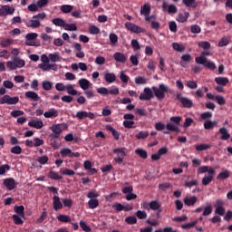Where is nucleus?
Segmentation results:
<instances>
[{
    "label": "nucleus",
    "instance_id": "nucleus-1",
    "mask_svg": "<svg viewBox=\"0 0 232 232\" xmlns=\"http://www.w3.org/2000/svg\"><path fill=\"white\" fill-rule=\"evenodd\" d=\"M195 61H196L197 64H202L203 66H205V68H208V70H216L217 69V65L215 64V63H213L211 61H208V58H206L204 56L196 57Z\"/></svg>",
    "mask_w": 232,
    "mask_h": 232
},
{
    "label": "nucleus",
    "instance_id": "nucleus-2",
    "mask_svg": "<svg viewBox=\"0 0 232 232\" xmlns=\"http://www.w3.org/2000/svg\"><path fill=\"white\" fill-rule=\"evenodd\" d=\"M153 92H154L155 97H157V99H159L160 101H162V99L166 97L165 93H168L169 88L165 84L161 83L160 84V88L153 87Z\"/></svg>",
    "mask_w": 232,
    "mask_h": 232
},
{
    "label": "nucleus",
    "instance_id": "nucleus-3",
    "mask_svg": "<svg viewBox=\"0 0 232 232\" xmlns=\"http://www.w3.org/2000/svg\"><path fill=\"white\" fill-rule=\"evenodd\" d=\"M114 155V160L117 162V164H122L124 162V157H126V151L124 148H117L112 150Z\"/></svg>",
    "mask_w": 232,
    "mask_h": 232
},
{
    "label": "nucleus",
    "instance_id": "nucleus-4",
    "mask_svg": "<svg viewBox=\"0 0 232 232\" xmlns=\"http://www.w3.org/2000/svg\"><path fill=\"white\" fill-rule=\"evenodd\" d=\"M19 102V96L11 97L8 94L4 95L0 98V104H9L14 105Z\"/></svg>",
    "mask_w": 232,
    "mask_h": 232
},
{
    "label": "nucleus",
    "instance_id": "nucleus-5",
    "mask_svg": "<svg viewBox=\"0 0 232 232\" xmlns=\"http://www.w3.org/2000/svg\"><path fill=\"white\" fill-rule=\"evenodd\" d=\"M177 101L181 102L183 108H192L193 107V101L189 98L183 97L180 92H178L176 95Z\"/></svg>",
    "mask_w": 232,
    "mask_h": 232
},
{
    "label": "nucleus",
    "instance_id": "nucleus-6",
    "mask_svg": "<svg viewBox=\"0 0 232 232\" xmlns=\"http://www.w3.org/2000/svg\"><path fill=\"white\" fill-rule=\"evenodd\" d=\"M4 186L8 191H14L17 188V182L14 178H7L4 179Z\"/></svg>",
    "mask_w": 232,
    "mask_h": 232
},
{
    "label": "nucleus",
    "instance_id": "nucleus-7",
    "mask_svg": "<svg viewBox=\"0 0 232 232\" xmlns=\"http://www.w3.org/2000/svg\"><path fill=\"white\" fill-rule=\"evenodd\" d=\"M125 28H127V30L130 32H132V34H141V32H144V29L131 22H126Z\"/></svg>",
    "mask_w": 232,
    "mask_h": 232
},
{
    "label": "nucleus",
    "instance_id": "nucleus-8",
    "mask_svg": "<svg viewBox=\"0 0 232 232\" xmlns=\"http://www.w3.org/2000/svg\"><path fill=\"white\" fill-rule=\"evenodd\" d=\"M15 12V8L10 5H2L0 8V17H6V15H12Z\"/></svg>",
    "mask_w": 232,
    "mask_h": 232
},
{
    "label": "nucleus",
    "instance_id": "nucleus-9",
    "mask_svg": "<svg viewBox=\"0 0 232 232\" xmlns=\"http://www.w3.org/2000/svg\"><path fill=\"white\" fill-rule=\"evenodd\" d=\"M60 154L62 157H70L71 159H73V157H75L76 159L81 157V153L72 152V150H70L69 148L62 149Z\"/></svg>",
    "mask_w": 232,
    "mask_h": 232
},
{
    "label": "nucleus",
    "instance_id": "nucleus-10",
    "mask_svg": "<svg viewBox=\"0 0 232 232\" xmlns=\"http://www.w3.org/2000/svg\"><path fill=\"white\" fill-rule=\"evenodd\" d=\"M51 131L53 133L50 135L51 139H59L61 137V133H63V129H61V125L54 124L50 127Z\"/></svg>",
    "mask_w": 232,
    "mask_h": 232
},
{
    "label": "nucleus",
    "instance_id": "nucleus-11",
    "mask_svg": "<svg viewBox=\"0 0 232 232\" xmlns=\"http://www.w3.org/2000/svg\"><path fill=\"white\" fill-rule=\"evenodd\" d=\"M24 95H25V99L34 101V102H39V101H41V96L34 91H28L24 93Z\"/></svg>",
    "mask_w": 232,
    "mask_h": 232
},
{
    "label": "nucleus",
    "instance_id": "nucleus-12",
    "mask_svg": "<svg viewBox=\"0 0 232 232\" xmlns=\"http://www.w3.org/2000/svg\"><path fill=\"white\" fill-rule=\"evenodd\" d=\"M113 59L116 61V63H121V64H124V63L128 61V57H126V55L121 52H116L113 54Z\"/></svg>",
    "mask_w": 232,
    "mask_h": 232
},
{
    "label": "nucleus",
    "instance_id": "nucleus-13",
    "mask_svg": "<svg viewBox=\"0 0 232 232\" xmlns=\"http://www.w3.org/2000/svg\"><path fill=\"white\" fill-rule=\"evenodd\" d=\"M219 133L221 134L220 136L221 140H229V139H231V134L229 133V130H227V128L226 127L220 128Z\"/></svg>",
    "mask_w": 232,
    "mask_h": 232
},
{
    "label": "nucleus",
    "instance_id": "nucleus-14",
    "mask_svg": "<svg viewBox=\"0 0 232 232\" xmlns=\"http://www.w3.org/2000/svg\"><path fill=\"white\" fill-rule=\"evenodd\" d=\"M53 208L54 211H59V209H63V203H61V198L59 196L53 197Z\"/></svg>",
    "mask_w": 232,
    "mask_h": 232
},
{
    "label": "nucleus",
    "instance_id": "nucleus-15",
    "mask_svg": "<svg viewBox=\"0 0 232 232\" xmlns=\"http://www.w3.org/2000/svg\"><path fill=\"white\" fill-rule=\"evenodd\" d=\"M116 79H117V76H115V73L108 72H104V80L109 84H111V82H115Z\"/></svg>",
    "mask_w": 232,
    "mask_h": 232
},
{
    "label": "nucleus",
    "instance_id": "nucleus-16",
    "mask_svg": "<svg viewBox=\"0 0 232 232\" xmlns=\"http://www.w3.org/2000/svg\"><path fill=\"white\" fill-rule=\"evenodd\" d=\"M28 126H30L31 128H35L36 130H41V128L44 126V123H43V121L31 120L28 122Z\"/></svg>",
    "mask_w": 232,
    "mask_h": 232
},
{
    "label": "nucleus",
    "instance_id": "nucleus-17",
    "mask_svg": "<svg viewBox=\"0 0 232 232\" xmlns=\"http://www.w3.org/2000/svg\"><path fill=\"white\" fill-rule=\"evenodd\" d=\"M44 117H45V119H52L53 117H59V111H57V110H55L54 108L50 109L48 111H45L44 113Z\"/></svg>",
    "mask_w": 232,
    "mask_h": 232
},
{
    "label": "nucleus",
    "instance_id": "nucleus-18",
    "mask_svg": "<svg viewBox=\"0 0 232 232\" xmlns=\"http://www.w3.org/2000/svg\"><path fill=\"white\" fill-rule=\"evenodd\" d=\"M105 130L112 134L115 140H119V138L121 137V132L117 131V130H115L111 125H106Z\"/></svg>",
    "mask_w": 232,
    "mask_h": 232
},
{
    "label": "nucleus",
    "instance_id": "nucleus-19",
    "mask_svg": "<svg viewBox=\"0 0 232 232\" xmlns=\"http://www.w3.org/2000/svg\"><path fill=\"white\" fill-rule=\"evenodd\" d=\"M162 8H163V10L168 9V12L169 14H177V12H178L177 5H168V4H166V2H163Z\"/></svg>",
    "mask_w": 232,
    "mask_h": 232
},
{
    "label": "nucleus",
    "instance_id": "nucleus-20",
    "mask_svg": "<svg viewBox=\"0 0 232 232\" xmlns=\"http://www.w3.org/2000/svg\"><path fill=\"white\" fill-rule=\"evenodd\" d=\"M188 17H189L188 12L180 13L177 16V21L179 23H186V21H188Z\"/></svg>",
    "mask_w": 232,
    "mask_h": 232
},
{
    "label": "nucleus",
    "instance_id": "nucleus-21",
    "mask_svg": "<svg viewBox=\"0 0 232 232\" xmlns=\"http://www.w3.org/2000/svg\"><path fill=\"white\" fill-rule=\"evenodd\" d=\"M215 82L217 84H219V86H227L229 84V79L227 77H217L215 78Z\"/></svg>",
    "mask_w": 232,
    "mask_h": 232
},
{
    "label": "nucleus",
    "instance_id": "nucleus-22",
    "mask_svg": "<svg viewBox=\"0 0 232 232\" xmlns=\"http://www.w3.org/2000/svg\"><path fill=\"white\" fill-rule=\"evenodd\" d=\"M57 220L59 222H63L64 224H72V218H70V216L64 215V214H61L57 217Z\"/></svg>",
    "mask_w": 232,
    "mask_h": 232
},
{
    "label": "nucleus",
    "instance_id": "nucleus-23",
    "mask_svg": "<svg viewBox=\"0 0 232 232\" xmlns=\"http://www.w3.org/2000/svg\"><path fill=\"white\" fill-rule=\"evenodd\" d=\"M78 84L82 90H88L90 88V81L84 78L80 79Z\"/></svg>",
    "mask_w": 232,
    "mask_h": 232
},
{
    "label": "nucleus",
    "instance_id": "nucleus-24",
    "mask_svg": "<svg viewBox=\"0 0 232 232\" xmlns=\"http://www.w3.org/2000/svg\"><path fill=\"white\" fill-rule=\"evenodd\" d=\"M25 24L28 28H39L41 22L39 20H29Z\"/></svg>",
    "mask_w": 232,
    "mask_h": 232
},
{
    "label": "nucleus",
    "instance_id": "nucleus-25",
    "mask_svg": "<svg viewBox=\"0 0 232 232\" xmlns=\"http://www.w3.org/2000/svg\"><path fill=\"white\" fill-rule=\"evenodd\" d=\"M197 197L193 196L191 198H185L184 204L185 206H195L197 204Z\"/></svg>",
    "mask_w": 232,
    "mask_h": 232
},
{
    "label": "nucleus",
    "instance_id": "nucleus-26",
    "mask_svg": "<svg viewBox=\"0 0 232 232\" xmlns=\"http://www.w3.org/2000/svg\"><path fill=\"white\" fill-rule=\"evenodd\" d=\"M48 177L51 180H63V176L53 170H50Z\"/></svg>",
    "mask_w": 232,
    "mask_h": 232
},
{
    "label": "nucleus",
    "instance_id": "nucleus-27",
    "mask_svg": "<svg viewBox=\"0 0 232 232\" xmlns=\"http://www.w3.org/2000/svg\"><path fill=\"white\" fill-rule=\"evenodd\" d=\"M168 131H175L176 133H180V128L175 125V123H168L166 125Z\"/></svg>",
    "mask_w": 232,
    "mask_h": 232
},
{
    "label": "nucleus",
    "instance_id": "nucleus-28",
    "mask_svg": "<svg viewBox=\"0 0 232 232\" xmlns=\"http://www.w3.org/2000/svg\"><path fill=\"white\" fill-rule=\"evenodd\" d=\"M229 175H231V172H229V170H224L218 175L217 179L226 180V179H229Z\"/></svg>",
    "mask_w": 232,
    "mask_h": 232
},
{
    "label": "nucleus",
    "instance_id": "nucleus-29",
    "mask_svg": "<svg viewBox=\"0 0 232 232\" xmlns=\"http://www.w3.org/2000/svg\"><path fill=\"white\" fill-rule=\"evenodd\" d=\"M14 209L17 213V215H19V217L24 218V206H23V205L14 206Z\"/></svg>",
    "mask_w": 232,
    "mask_h": 232
},
{
    "label": "nucleus",
    "instance_id": "nucleus-30",
    "mask_svg": "<svg viewBox=\"0 0 232 232\" xmlns=\"http://www.w3.org/2000/svg\"><path fill=\"white\" fill-rule=\"evenodd\" d=\"M218 124V122L211 121L208 120L204 122V128L205 130H213V128H215V126H217Z\"/></svg>",
    "mask_w": 232,
    "mask_h": 232
},
{
    "label": "nucleus",
    "instance_id": "nucleus-31",
    "mask_svg": "<svg viewBox=\"0 0 232 232\" xmlns=\"http://www.w3.org/2000/svg\"><path fill=\"white\" fill-rule=\"evenodd\" d=\"M14 64L16 66V69L17 68H23L24 67V65L26 64V63L24 62V60H21L19 57L15 56L14 58Z\"/></svg>",
    "mask_w": 232,
    "mask_h": 232
},
{
    "label": "nucleus",
    "instance_id": "nucleus-32",
    "mask_svg": "<svg viewBox=\"0 0 232 232\" xmlns=\"http://www.w3.org/2000/svg\"><path fill=\"white\" fill-rule=\"evenodd\" d=\"M52 23L55 26H61L62 28H64V24H66V22H64V20L62 18H54L52 20Z\"/></svg>",
    "mask_w": 232,
    "mask_h": 232
},
{
    "label": "nucleus",
    "instance_id": "nucleus-33",
    "mask_svg": "<svg viewBox=\"0 0 232 232\" xmlns=\"http://www.w3.org/2000/svg\"><path fill=\"white\" fill-rule=\"evenodd\" d=\"M12 43H14V40L7 38V39H3L0 41V46L2 48H8V46H10V44H12Z\"/></svg>",
    "mask_w": 232,
    "mask_h": 232
},
{
    "label": "nucleus",
    "instance_id": "nucleus-34",
    "mask_svg": "<svg viewBox=\"0 0 232 232\" xmlns=\"http://www.w3.org/2000/svg\"><path fill=\"white\" fill-rule=\"evenodd\" d=\"M74 117H76V119H78L79 121H82V119H86V117H88V111H79L76 112Z\"/></svg>",
    "mask_w": 232,
    "mask_h": 232
},
{
    "label": "nucleus",
    "instance_id": "nucleus-35",
    "mask_svg": "<svg viewBox=\"0 0 232 232\" xmlns=\"http://www.w3.org/2000/svg\"><path fill=\"white\" fill-rule=\"evenodd\" d=\"M60 10L63 12V14H70V12L73 10V5H63L60 7Z\"/></svg>",
    "mask_w": 232,
    "mask_h": 232
},
{
    "label": "nucleus",
    "instance_id": "nucleus-36",
    "mask_svg": "<svg viewBox=\"0 0 232 232\" xmlns=\"http://www.w3.org/2000/svg\"><path fill=\"white\" fill-rule=\"evenodd\" d=\"M63 29L67 30L68 32H76L77 25L75 24H65L63 25Z\"/></svg>",
    "mask_w": 232,
    "mask_h": 232
},
{
    "label": "nucleus",
    "instance_id": "nucleus-37",
    "mask_svg": "<svg viewBox=\"0 0 232 232\" xmlns=\"http://www.w3.org/2000/svg\"><path fill=\"white\" fill-rule=\"evenodd\" d=\"M211 213H213V207H211V205L204 207L202 213L203 217H209Z\"/></svg>",
    "mask_w": 232,
    "mask_h": 232
},
{
    "label": "nucleus",
    "instance_id": "nucleus-38",
    "mask_svg": "<svg viewBox=\"0 0 232 232\" xmlns=\"http://www.w3.org/2000/svg\"><path fill=\"white\" fill-rule=\"evenodd\" d=\"M88 207L90 209H95V208L99 207V199H90L88 201Z\"/></svg>",
    "mask_w": 232,
    "mask_h": 232
},
{
    "label": "nucleus",
    "instance_id": "nucleus-39",
    "mask_svg": "<svg viewBox=\"0 0 232 232\" xmlns=\"http://www.w3.org/2000/svg\"><path fill=\"white\" fill-rule=\"evenodd\" d=\"M211 145L209 144H199L196 145V151H206V150H209Z\"/></svg>",
    "mask_w": 232,
    "mask_h": 232
},
{
    "label": "nucleus",
    "instance_id": "nucleus-40",
    "mask_svg": "<svg viewBox=\"0 0 232 232\" xmlns=\"http://www.w3.org/2000/svg\"><path fill=\"white\" fill-rule=\"evenodd\" d=\"M109 39H110V43L111 44V46H115L117 45V43L119 41V37H117V34H111L109 35Z\"/></svg>",
    "mask_w": 232,
    "mask_h": 232
},
{
    "label": "nucleus",
    "instance_id": "nucleus-41",
    "mask_svg": "<svg viewBox=\"0 0 232 232\" xmlns=\"http://www.w3.org/2000/svg\"><path fill=\"white\" fill-rule=\"evenodd\" d=\"M100 33H101V30L96 25H91L89 27V34H91V35H98V34Z\"/></svg>",
    "mask_w": 232,
    "mask_h": 232
},
{
    "label": "nucleus",
    "instance_id": "nucleus-42",
    "mask_svg": "<svg viewBox=\"0 0 232 232\" xmlns=\"http://www.w3.org/2000/svg\"><path fill=\"white\" fill-rule=\"evenodd\" d=\"M65 90L69 95H77V90L73 89L72 84H67Z\"/></svg>",
    "mask_w": 232,
    "mask_h": 232
},
{
    "label": "nucleus",
    "instance_id": "nucleus-43",
    "mask_svg": "<svg viewBox=\"0 0 232 232\" xmlns=\"http://www.w3.org/2000/svg\"><path fill=\"white\" fill-rule=\"evenodd\" d=\"M149 206L150 208L153 211H159V209H160V204L159 203V201H151Z\"/></svg>",
    "mask_w": 232,
    "mask_h": 232
},
{
    "label": "nucleus",
    "instance_id": "nucleus-44",
    "mask_svg": "<svg viewBox=\"0 0 232 232\" xmlns=\"http://www.w3.org/2000/svg\"><path fill=\"white\" fill-rule=\"evenodd\" d=\"M46 217H48V212L46 211V208H43V212L40 218L37 219L38 224L44 222V220H46Z\"/></svg>",
    "mask_w": 232,
    "mask_h": 232
},
{
    "label": "nucleus",
    "instance_id": "nucleus-45",
    "mask_svg": "<svg viewBox=\"0 0 232 232\" xmlns=\"http://www.w3.org/2000/svg\"><path fill=\"white\" fill-rule=\"evenodd\" d=\"M99 194L97 192V190H91L87 193V198H90V200L92 199H97V198H99Z\"/></svg>",
    "mask_w": 232,
    "mask_h": 232
},
{
    "label": "nucleus",
    "instance_id": "nucleus-46",
    "mask_svg": "<svg viewBox=\"0 0 232 232\" xmlns=\"http://www.w3.org/2000/svg\"><path fill=\"white\" fill-rule=\"evenodd\" d=\"M213 177L212 176H205L202 179V185L203 186H209V184H211V182H213Z\"/></svg>",
    "mask_w": 232,
    "mask_h": 232
},
{
    "label": "nucleus",
    "instance_id": "nucleus-47",
    "mask_svg": "<svg viewBox=\"0 0 232 232\" xmlns=\"http://www.w3.org/2000/svg\"><path fill=\"white\" fill-rule=\"evenodd\" d=\"M172 48L176 52H181V53L184 52V50H186V47H184V45H180L179 43H173Z\"/></svg>",
    "mask_w": 232,
    "mask_h": 232
},
{
    "label": "nucleus",
    "instance_id": "nucleus-48",
    "mask_svg": "<svg viewBox=\"0 0 232 232\" xmlns=\"http://www.w3.org/2000/svg\"><path fill=\"white\" fill-rule=\"evenodd\" d=\"M197 224H198V220H195L191 223H186V224H183L181 226L182 229H191V227H195V226H197Z\"/></svg>",
    "mask_w": 232,
    "mask_h": 232
},
{
    "label": "nucleus",
    "instance_id": "nucleus-49",
    "mask_svg": "<svg viewBox=\"0 0 232 232\" xmlns=\"http://www.w3.org/2000/svg\"><path fill=\"white\" fill-rule=\"evenodd\" d=\"M23 149L19 145H16L11 149V153H13V155H21Z\"/></svg>",
    "mask_w": 232,
    "mask_h": 232
},
{
    "label": "nucleus",
    "instance_id": "nucleus-50",
    "mask_svg": "<svg viewBox=\"0 0 232 232\" xmlns=\"http://www.w3.org/2000/svg\"><path fill=\"white\" fill-rule=\"evenodd\" d=\"M43 89L45 90V92H50L52 90L53 83L49 81H44L42 82Z\"/></svg>",
    "mask_w": 232,
    "mask_h": 232
},
{
    "label": "nucleus",
    "instance_id": "nucleus-51",
    "mask_svg": "<svg viewBox=\"0 0 232 232\" xmlns=\"http://www.w3.org/2000/svg\"><path fill=\"white\" fill-rule=\"evenodd\" d=\"M181 121H182V117L180 116H172L170 118V122H173V124H176V126H180Z\"/></svg>",
    "mask_w": 232,
    "mask_h": 232
},
{
    "label": "nucleus",
    "instance_id": "nucleus-52",
    "mask_svg": "<svg viewBox=\"0 0 232 232\" xmlns=\"http://www.w3.org/2000/svg\"><path fill=\"white\" fill-rule=\"evenodd\" d=\"M171 187H172L171 183L165 182L159 185V189H160L161 191H167Z\"/></svg>",
    "mask_w": 232,
    "mask_h": 232
},
{
    "label": "nucleus",
    "instance_id": "nucleus-53",
    "mask_svg": "<svg viewBox=\"0 0 232 232\" xmlns=\"http://www.w3.org/2000/svg\"><path fill=\"white\" fill-rule=\"evenodd\" d=\"M125 222L130 226H133V224H137V218H135V216L127 217Z\"/></svg>",
    "mask_w": 232,
    "mask_h": 232
},
{
    "label": "nucleus",
    "instance_id": "nucleus-54",
    "mask_svg": "<svg viewBox=\"0 0 232 232\" xmlns=\"http://www.w3.org/2000/svg\"><path fill=\"white\" fill-rule=\"evenodd\" d=\"M198 46H199V48H203V50H209V48H211V44L209 42H199Z\"/></svg>",
    "mask_w": 232,
    "mask_h": 232
},
{
    "label": "nucleus",
    "instance_id": "nucleus-55",
    "mask_svg": "<svg viewBox=\"0 0 232 232\" xmlns=\"http://www.w3.org/2000/svg\"><path fill=\"white\" fill-rule=\"evenodd\" d=\"M157 21V14H151L150 16L146 17V24L150 26L152 23Z\"/></svg>",
    "mask_w": 232,
    "mask_h": 232
},
{
    "label": "nucleus",
    "instance_id": "nucleus-56",
    "mask_svg": "<svg viewBox=\"0 0 232 232\" xmlns=\"http://www.w3.org/2000/svg\"><path fill=\"white\" fill-rule=\"evenodd\" d=\"M215 100L217 101L218 104H219V106H224V104H226V98H224L222 95L215 96Z\"/></svg>",
    "mask_w": 232,
    "mask_h": 232
},
{
    "label": "nucleus",
    "instance_id": "nucleus-57",
    "mask_svg": "<svg viewBox=\"0 0 232 232\" xmlns=\"http://www.w3.org/2000/svg\"><path fill=\"white\" fill-rule=\"evenodd\" d=\"M49 59H50V61H52L53 63H57V62H59V59H60L59 53H50V54H49Z\"/></svg>",
    "mask_w": 232,
    "mask_h": 232
},
{
    "label": "nucleus",
    "instance_id": "nucleus-58",
    "mask_svg": "<svg viewBox=\"0 0 232 232\" xmlns=\"http://www.w3.org/2000/svg\"><path fill=\"white\" fill-rule=\"evenodd\" d=\"M190 31L192 32V34H200V32H202V29L199 27L198 24H192L190 26Z\"/></svg>",
    "mask_w": 232,
    "mask_h": 232
},
{
    "label": "nucleus",
    "instance_id": "nucleus-59",
    "mask_svg": "<svg viewBox=\"0 0 232 232\" xmlns=\"http://www.w3.org/2000/svg\"><path fill=\"white\" fill-rule=\"evenodd\" d=\"M227 44H229V39H227V37H223L218 42V46H220V48L227 46Z\"/></svg>",
    "mask_w": 232,
    "mask_h": 232
},
{
    "label": "nucleus",
    "instance_id": "nucleus-60",
    "mask_svg": "<svg viewBox=\"0 0 232 232\" xmlns=\"http://www.w3.org/2000/svg\"><path fill=\"white\" fill-rule=\"evenodd\" d=\"M6 171H10V165L5 164L0 166V175H5Z\"/></svg>",
    "mask_w": 232,
    "mask_h": 232
},
{
    "label": "nucleus",
    "instance_id": "nucleus-61",
    "mask_svg": "<svg viewBox=\"0 0 232 232\" xmlns=\"http://www.w3.org/2000/svg\"><path fill=\"white\" fill-rule=\"evenodd\" d=\"M80 227L82 229V231H85V232L92 231V228L90 227V226H87L86 222L84 221H80Z\"/></svg>",
    "mask_w": 232,
    "mask_h": 232
},
{
    "label": "nucleus",
    "instance_id": "nucleus-62",
    "mask_svg": "<svg viewBox=\"0 0 232 232\" xmlns=\"http://www.w3.org/2000/svg\"><path fill=\"white\" fill-rule=\"evenodd\" d=\"M135 153L141 159H146V150H144L142 149H136Z\"/></svg>",
    "mask_w": 232,
    "mask_h": 232
},
{
    "label": "nucleus",
    "instance_id": "nucleus-63",
    "mask_svg": "<svg viewBox=\"0 0 232 232\" xmlns=\"http://www.w3.org/2000/svg\"><path fill=\"white\" fill-rule=\"evenodd\" d=\"M21 115H24V111L19 110L11 111V116H13L14 119H16V117H21Z\"/></svg>",
    "mask_w": 232,
    "mask_h": 232
},
{
    "label": "nucleus",
    "instance_id": "nucleus-64",
    "mask_svg": "<svg viewBox=\"0 0 232 232\" xmlns=\"http://www.w3.org/2000/svg\"><path fill=\"white\" fill-rule=\"evenodd\" d=\"M35 39H37L36 33H30L25 35V41H34Z\"/></svg>",
    "mask_w": 232,
    "mask_h": 232
}]
</instances>
